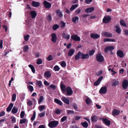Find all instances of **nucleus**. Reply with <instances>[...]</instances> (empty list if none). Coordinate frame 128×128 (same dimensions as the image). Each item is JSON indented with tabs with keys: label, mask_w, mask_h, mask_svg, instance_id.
Returning a JSON list of instances; mask_svg holds the SVG:
<instances>
[{
	"label": "nucleus",
	"mask_w": 128,
	"mask_h": 128,
	"mask_svg": "<svg viewBox=\"0 0 128 128\" xmlns=\"http://www.w3.org/2000/svg\"><path fill=\"white\" fill-rule=\"evenodd\" d=\"M60 88L63 91H66L65 86L64 84H61L60 86Z\"/></svg>",
	"instance_id": "48"
},
{
	"label": "nucleus",
	"mask_w": 128,
	"mask_h": 128,
	"mask_svg": "<svg viewBox=\"0 0 128 128\" xmlns=\"http://www.w3.org/2000/svg\"><path fill=\"white\" fill-rule=\"evenodd\" d=\"M103 122L108 126L110 125V121L106 118H104L102 119Z\"/></svg>",
	"instance_id": "20"
},
{
	"label": "nucleus",
	"mask_w": 128,
	"mask_h": 128,
	"mask_svg": "<svg viewBox=\"0 0 128 128\" xmlns=\"http://www.w3.org/2000/svg\"><path fill=\"white\" fill-rule=\"evenodd\" d=\"M91 119L92 122H96L98 120L97 117L96 115L92 116L91 117Z\"/></svg>",
	"instance_id": "21"
},
{
	"label": "nucleus",
	"mask_w": 128,
	"mask_h": 128,
	"mask_svg": "<svg viewBox=\"0 0 128 128\" xmlns=\"http://www.w3.org/2000/svg\"><path fill=\"white\" fill-rule=\"evenodd\" d=\"M111 18L110 16H107L104 17L103 19V22L105 23H108L111 20Z\"/></svg>",
	"instance_id": "4"
},
{
	"label": "nucleus",
	"mask_w": 128,
	"mask_h": 128,
	"mask_svg": "<svg viewBox=\"0 0 128 128\" xmlns=\"http://www.w3.org/2000/svg\"><path fill=\"white\" fill-rule=\"evenodd\" d=\"M102 34L105 37H112V36L111 34L106 32H103L102 33Z\"/></svg>",
	"instance_id": "14"
},
{
	"label": "nucleus",
	"mask_w": 128,
	"mask_h": 128,
	"mask_svg": "<svg viewBox=\"0 0 128 128\" xmlns=\"http://www.w3.org/2000/svg\"><path fill=\"white\" fill-rule=\"evenodd\" d=\"M27 88L31 92H32L34 90V89L33 87L30 85L28 86Z\"/></svg>",
	"instance_id": "38"
},
{
	"label": "nucleus",
	"mask_w": 128,
	"mask_h": 128,
	"mask_svg": "<svg viewBox=\"0 0 128 128\" xmlns=\"http://www.w3.org/2000/svg\"><path fill=\"white\" fill-rule=\"evenodd\" d=\"M90 36L93 39H97L100 37L99 35L95 33L91 34L90 35Z\"/></svg>",
	"instance_id": "16"
},
{
	"label": "nucleus",
	"mask_w": 128,
	"mask_h": 128,
	"mask_svg": "<svg viewBox=\"0 0 128 128\" xmlns=\"http://www.w3.org/2000/svg\"><path fill=\"white\" fill-rule=\"evenodd\" d=\"M62 36L64 38L68 40L70 38V35L67 34H66L65 33H63L62 34Z\"/></svg>",
	"instance_id": "28"
},
{
	"label": "nucleus",
	"mask_w": 128,
	"mask_h": 128,
	"mask_svg": "<svg viewBox=\"0 0 128 128\" xmlns=\"http://www.w3.org/2000/svg\"><path fill=\"white\" fill-rule=\"evenodd\" d=\"M38 109L40 112H42L45 109V106L43 105L40 106L38 107Z\"/></svg>",
	"instance_id": "32"
},
{
	"label": "nucleus",
	"mask_w": 128,
	"mask_h": 128,
	"mask_svg": "<svg viewBox=\"0 0 128 128\" xmlns=\"http://www.w3.org/2000/svg\"><path fill=\"white\" fill-rule=\"evenodd\" d=\"M51 74L50 72L49 71H47L44 72V76L45 78H50L51 76Z\"/></svg>",
	"instance_id": "15"
},
{
	"label": "nucleus",
	"mask_w": 128,
	"mask_h": 128,
	"mask_svg": "<svg viewBox=\"0 0 128 128\" xmlns=\"http://www.w3.org/2000/svg\"><path fill=\"white\" fill-rule=\"evenodd\" d=\"M46 59L48 61H50L53 60V56L52 55H50Z\"/></svg>",
	"instance_id": "43"
},
{
	"label": "nucleus",
	"mask_w": 128,
	"mask_h": 128,
	"mask_svg": "<svg viewBox=\"0 0 128 128\" xmlns=\"http://www.w3.org/2000/svg\"><path fill=\"white\" fill-rule=\"evenodd\" d=\"M26 119H20V124H22L25 123L26 122Z\"/></svg>",
	"instance_id": "46"
},
{
	"label": "nucleus",
	"mask_w": 128,
	"mask_h": 128,
	"mask_svg": "<svg viewBox=\"0 0 128 128\" xmlns=\"http://www.w3.org/2000/svg\"><path fill=\"white\" fill-rule=\"evenodd\" d=\"M120 24L122 26L126 28L127 27L126 23L123 20H120Z\"/></svg>",
	"instance_id": "27"
},
{
	"label": "nucleus",
	"mask_w": 128,
	"mask_h": 128,
	"mask_svg": "<svg viewBox=\"0 0 128 128\" xmlns=\"http://www.w3.org/2000/svg\"><path fill=\"white\" fill-rule=\"evenodd\" d=\"M67 118V117L66 116H63L61 119L60 121L62 122H63L65 121Z\"/></svg>",
	"instance_id": "50"
},
{
	"label": "nucleus",
	"mask_w": 128,
	"mask_h": 128,
	"mask_svg": "<svg viewBox=\"0 0 128 128\" xmlns=\"http://www.w3.org/2000/svg\"><path fill=\"white\" fill-rule=\"evenodd\" d=\"M68 98H66L65 97L62 96L61 98V100L65 103L68 104L70 103V100L68 99Z\"/></svg>",
	"instance_id": "7"
},
{
	"label": "nucleus",
	"mask_w": 128,
	"mask_h": 128,
	"mask_svg": "<svg viewBox=\"0 0 128 128\" xmlns=\"http://www.w3.org/2000/svg\"><path fill=\"white\" fill-rule=\"evenodd\" d=\"M27 104L28 105L31 106L32 104V102L31 100H28L27 102Z\"/></svg>",
	"instance_id": "58"
},
{
	"label": "nucleus",
	"mask_w": 128,
	"mask_h": 128,
	"mask_svg": "<svg viewBox=\"0 0 128 128\" xmlns=\"http://www.w3.org/2000/svg\"><path fill=\"white\" fill-rule=\"evenodd\" d=\"M52 36L51 40L54 43H55L57 40V36L56 34L54 33H52L51 35Z\"/></svg>",
	"instance_id": "5"
},
{
	"label": "nucleus",
	"mask_w": 128,
	"mask_h": 128,
	"mask_svg": "<svg viewBox=\"0 0 128 128\" xmlns=\"http://www.w3.org/2000/svg\"><path fill=\"white\" fill-rule=\"evenodd\" d=\"M16 95L15 94H14L12 96V101L13 102L14 101L16 100Z\"/></svg>",
	"instance_id": "53"
},
{
	"label": "nucleus",
	"mask_w": 128,
	"mask_h": 128,
	"mask_svg": "<svg viewBox=\"0 0 128 128\" xmlns=\"http://www.w3.org/2000/svg\"><path fill=\"white\" fill-rule=\"evenodd\" d=\"M30 36L29 35L24 36V40L26 41H27L29 40Z\"/></svg>",
	"instance_id": "40"
},
{
	"label": "nucleus",
	"mask_w": 128,
	"mask_h": 128,
	"mask_svg": "<svg viewBox=\"0 0 128 128\" xmlns=\"http://www.w3.org/2000/svg\"><path fill=\"white\" fill-rule=\"evenodd\" d=\"M66 94L68 96L71 95L73 93V91L71 88L70 87H68L66 88Z\"/></svg>",
	"instance_id": "6"
},
{
	"label": "nucleus",
	"mask_w": 128,
	"mask_h": 128,
	"mask_svg": "<svg viewBox=\"0 0 128 128\" xmlns=\"http://www.w3.org/2000/svg\"><path fill=\"white\" fill-rule=\"evenodd\" d=\"M120 111L116 109H114L112 112V114L113 116L118 115L119 114Z\"/></svg>",
	"instance_id": "17"
},
{
	"label": "nucleus",
	"mask_w": 128,
	"mask_h": 128,
	"mask_svg": "<svg viewBox=\"0 0 128 128\" xmlns=\"http://www.w3.org/2000/svg\"><path fill=\"white\" fill-rule=\"evenodd\" d=\"M78 6V4H76L74 5H72L70 8V10L71 11H72L74 10L75 8Z\"/></svg>",
	"instance_id": "35"
},
{
	"label": "nucleus",
	"mask_w": 128,
	"mask_h": 128,
	"mask_svg": "<svg viewBox=\"0 0 128 128\" xmlns=\"http://www.w3.org/2000/svg\"><path fill=\"white\" fill-rule=\"evenodd\" d=\"M49 87L53 90H55L56 88V86L53 84L50 85L49 86Z\"/></svg>",
	"instance_id": "49"
},
{
	"label": "nucleus",
	"mask_w": 128,
	"mask_h": 128,
	"mask_svg": "<svg viewBox=\"0 0 128 128\" xmlns=\"http://www.w3.org/2000/svg\"><path fill=\"white\" fill-rule=\"evenodd\" d=\"M58 124V121L55 120L52 121L50 122L48 124V126L51 128L55 127Z\"/></svg>",
	"instance_id": "1"
},
{
	"label": "nucleus",
	"mask_w": 128,
	"mask_h": 128,
	"mask_svg": "<svg viewBox=\"0 0 128 128\" xmlns=\"http://www.w3.org/2000/svg\"><path fill=\"white\" fill-rule=\"evenodd\" d=\"M102 76H101L100 77L98 80L94 83V85L95 86L98 85L100 84V82L102 79Z\"/></svg>",
	"instance_id": "12"
},
{
	"label": "nucleus",
	"mask_w": 128,
	"mask_h": 128,
	"mask_svg": "<svg viewBox=\"0 0 128 128\" xmlns=\"http://www.w3.org/2000/svg\"><path fill=\"white\" fill-rule=\"evenodd\" d=\"M28 67L30 68L31 70L32 71L33 73H34L35 72V70L34 67V66L31 64H29L28 66Z\"/></svg>",
	"instance_id": "33"
},
{
	"label": "nucleus",
	"mask_w": 128,
	"mask_h": 128,
	"mask_svg": "<svg viewBox=\"0 0 128 128\" xmlns=\"http://www.w3.org/2000/svg\"><path fill=\"white\" fill-rule=\"evenodd\" d=\"M54 102L60 106H61L63 104L62 102L57 98L54 99Z\"/></svg>",
	"instance_id": "25"
},
{
	"label": "nucleus",
	"mask_w": 128,
	"mask_h": 128,
	"mask_svg": "<svg viewBox=\"0 0 128 128\" xmlns=\"http://www.w3.org/2000/svg\"><path fill=\"white\" fill-rule=\"evenodd\" d=\"M107 88L106 86L102 87L99 90V92L100 94H105L107 92Z\"/></svg>",
	"instance_id": "9"
},
{
	"label": "nucleus",
	"mask_w": 128,
	"mask_h": 128,
	"mask_svg": "<svg viewBox=\"0 0 128 128\" xmlns=\"http://www.w3.org/2000/svg\"><path fill=\"white\" fill-rule=\"evenodd\" d=\"M60 65L62 67H65L66 66V63L64 61H62Z\"/></svg>",
	"instance_id": "51"
},
{
	"label": "nucleus",
	"mask_w": 128,
	"mask_h": 128,
	"mask_svg": "<svg viewBox=\"0 0 128 128\" xmlns=\"http://www.w3.org/2000/svg\"><path fill=\"white\" fill-rule=\"evenodd\" d=\"M37 84L38 85L40 88L42 87V82L40 80L38 81L37 82Z\"/></svg>",
	"instance_id": "42"
},
{
	"label": "nucleus",
	"mask_w": 128,
	"mask_h": 128,
	"mask_svg": "<svg viewBox=\"0 0 128 128\" xmlns=\"http://www.w3.org/2000/svg\"><path fill=\"white\" fill-rule=\"evenodd\" d=\"M40 5V4L38 2H36L33 1L32 2V6L34 7H37L38 6Z\"/></svg>",
	"instance_id": "22"
},
{
	"label": "nucleus",
	"mask_w": 128,
	"mask_h": 128,
	"mask_svg": "<svg viewBox=\"0 0 128 128\" xmlns=\"http://www.w3.org/2000/svg\"><path fill=\"white\" fill-rule=\"evenodd\" d=\"M67 112L68 114H73L74 113V111L73 110H68Z\"/></svg>",
	"instance_id": "57"
},
{
	"label": "nucleus",
	"mask_w": 128,
	"mask_h": 128,
	"mask_svg": "<svg viewBox=\"0 0 128 128\" xmlns=\"http://www.w3.org/2000/svg\"><path fill=\"white\" fill-rule=\"evenodd\" d=\"M44 4L45 7L46 8H49L51 6V4L46 1L44 2Z\"/></svg>",
	"instance_id": "13"
},
{
	"label": "nucleus",
	"mask_w": 128,
	"mask_h": 128,
	"mask_svg": "<svg viewBox=\"0 0 128 128\" xmlns=\"http://www.w3.org/2000/svg\"><path fill=\"white\" fill-rule=\"evenodd\" d=\"M81 10L80 9V8H78L75 11V13L77 14H79L81 12Z\"/></svg>",
	"instance_id": "61"
},
{
	"label": "nucleus",
	"mask_w": 128,
	"mask_h": 128,
	"mask_svg": "<svg viewBox=\"0 0 128 128\" xmlns=\"http://www.w3.org/2000/svg\"><path fill=\"white\" fill-rule=\"evenodd\" d=\"M12 122L13 123H15L16 122V119L15 117L13 116L11 117Z\"/></svg>",
	"instance_id": "60"
},
{
	"label": "nucleus",
	"mask_w": 128,
	"mask_h": 128,
	"mask_svg": "<svg viewBox=\"0 0 128 128\" xmlns=\"http://www.w3.org/2000/svg\"><path fill=\"white\" fill-rule=\"evenodd\" d=\"M75 52V50L73 49H71L70 50L68 53V55L70 56H72Z\"/></svg>",
	"instance_id": "26"
},
{
	"label": "nucleus",
	"mask_w": 128,
	"mask_h": 128,
	"mask_svg": "<svg viewBox=\"0 0 128 128\" xmlns=\"http://www.w3.org/2000/svg\"><path fill=\"white\" fill-rule=\"evenodd\" d=\"M116 54L120 58H123L124 56L123 52L120 50H118L116 52Z\"/></svg>",
	"instance_id": "11"
},
{
	"label": "nucleus",
	"mask_w": 128,
	"mask_h": 128,
	"mask_svg": "<svg viewBox=\"0 0 128 128\" xmlns=\"http://www.w3.org/2000/svg\"><path fill=\"white\" fill-rule=\"evenodd\" d=\"M42 59L40 58L37 60L36 64L38 65L41 64L42 63Z\"/></svg>",
	"instance_id": "47"
},
{
	"label": "nucleus",
	"mask_w": 128,
	"mask_h": 128,
	"mask_svg": "<svg viewBox=\"0 0 128 128\" xmlns=\"http://www.w3.org/2000/svg\"><path fill=\"white\" fill-rule=\"evenodd\" d=\"M115 28H116V33L118 34L120 33L121 31V28L118 24H116L115 26Z\"/></svg>",
	"instance_id": "8"
},
{
	"label": "nucleus",
	"mask_w": 128,
	"mask_h": 128,
	"mask_svg": "<svg viewBox=\"0 0 128 128\" xmlns=\"http://www.w3.org/2000/svg\"><path fill=\"white\" fill-rule=\"evenodd\" d=\"M45 114V112H44L38 114V116L40 118L44 116Z\"/></svg>",
	"instance_id": "52"
},
{
	"label": "nucleus",
	"mask_w": 128,
	"mask_h": 128,
	"mask_svg": "<svg viewBox=\"0 0 128 128\" xmlns=\"http://www.w3.org/2000/svg\"><path fill=\"white\" fill-rule=\"evenodd\" d=\"M62 110H61L58 109L56 110L55 112V114H60Z\"/></svg>",
	"instance_id": "45"
},
{
	"label": "nucleus",
	"mask_w": 128,
	"mask_h": 128,
	"mask_svg": "<svg viewBox=\"0 0 128 128\" xmlns=\"http://www.w3.org/2000/svg\"><path fill=\"white\" fill-rule=\"evenodd\" d=\"M96 58L97 60L99 62H102L104 60L103 56L100 53L98 54H96Z\"/></svg>",
	"instance_id": "2"
},
{
	"label": "nucleus",
	"mask_w": 128,
	"mask_h": 128,
	"mask_svg": "<svg viewBox=\"0 0 128 128\" xmlns=\"http://www.w3.org/2000/svg\"><path fill=\"white\" fill-rule=\"evenodd\" d=\"M14 104L12 103H10L8 107L6 108V111L8 112H10L13 107Z\"/></svg>",
	"instance_id": "24"
},
{
	"label": "nucleus",
	"mask_w": 128,
	"mask_h": 128,
	"mask_svg": "<svg viewBox=\"0 0 128 128\" xmlns=\"http://www.w3.org/2000/svg\"><path fill=\"white\" fill-rule=\"evenodd\" d=\"M78 19L79 18L78 16H74L72 18V21L73 22L76 23V21H78Z\"/></svg>",
	"instance_id": "31"
},
{
	"label": "nucleus",
	"mask_w": 128,
	"mask_h": 128,
	"mask_svg": "<svg viewBox=\"0 0 128 128\" xmlns=\"http://www.w3.org/2000/svg\"><path fill=\"white\" fill-rule=\"evenodd\" d=\"M44 98L43 96H41L40 98L38 100V103L40 104V103L42 102V100H44Z\"/></svg>",
	"instance_id": "44"
},
{
	"label": "nucleus",
	"mask_w": 128,
	"mask_h": 128,
	"mask_svg": "<svg viewBox=\"0 0 128 128\" xmlns=\"http://www.w3.org/2000/svg\"><path fill=\"white\" fill-rule=\"evenodd\" d=\"M36 117V113L35 112H34L33 115L31 118V120L32 121H33L34 120Z\"/></svg>",
	"instance_id": "56"
},
{
	"label": "nucleus",
	"mask_w": 128,
	"mask_h": 128,
	"mask_svg": "<svg viewBox=\"0 0 128 128\" xmlns=\"http://www.w3.org/2000/svg\"><path fill=\"white\" fill-rule=\"evenodd\" d=\"M11 112L13 114H15L16 113V107L14 106L11 111Z\"/></svg>",
	"instance_id": "55"
},
{
	"label": "nucleus",
	"mask_w": 128,
	"mask_h": 128,
	"mask_svg": "<svg viewBox=\"0 0 128 128\" xmlns=\"http://www.w3.org/2000/svg\"><path fill=\"white\" fill-rule=\"evenodd\" d=\"M71 38L74 41H79L80 40V37L76 34L72 36H71Z\"/></svg>",
	"instance_id": "3"
},
{
	"label": "nucleus",
	"mask_w": 128,
	"mask_h": 128,
	"mask_svg": "<svg viewBox=\"0 0 128 128\" xmlns=\"http://www.w3.org/2000/svg\"><path fill=\"white\" fill-rule=\"evenodd\" d=\"M122 86L124 89H126L128 86V81L125 80L123 82Z\"/></svg>",
	"instance_id": "10"
},
{
	"label": "nucleus",
	"mask_w": 128,
	"mask_h": 128,
	"mask_svg": "<svg viewBox=\"0 0 128 128\" xmlns=\"http://www.w3.org/2000/svg\"><path fill=\"white\" fill-rule=\"evenodd\" d=\"M89 58V56L88 54H84L81 52V58L82 59H85Z\"/></svg>",
	"instance_id": "30"
},
{
	"label": "nucleus",
	"mask_w": 128,
	"mask_h": 128,
	"mask_svg": "<svg viewBox=\"0 0 128 128\" xmlns=\"http://www.w3.org/2000/svg\"><path fill=\"white\" fill-rule=\"evenodd\" d=\"M94 7H91L88 8L85 10V12L87 13L92 12L94 10Z\"/></svg>",
	"instance_id": "18"
},
{
	"label": "nucleus",
	"mask_w": 128,
	"mask_h": 128,
	"mask_svg": "<svg viewBox=\"0 0 128 128\" xmlns=\"http://www.w3.org/2000/svg\"><path fill=\"white\" fill-rule=\"evenodd\" d=\"M24 111H22L20 114V117L21 118H23L24 116Z\"/></svg>",
	"instance_id": "59"
},
{
	"label": "nucleus",
	"mask_w": 128,
	"mask_h": 128,
	"mask_svg": "<svg viewBox=\"0 0 128 128\" xmlns=\"http://www.w3.org/2000/svg\"><path fill=\"white\" fill-rule=\"evenodd\" d=\"M81 58V52H79L77 54L75 57V58L76 60H78L80 58Z\"/></svg>",
	"instance_id": "29"
},
{
	"label": "nucleus",
	"mask_w": 128,
	"mask_h": 128,
	"mask_svg": "<svg viewBox=\"0 0 128 128\" xmlns=\"http://www.w3.org/2000/svg\"><path fill=\"white\" fill-rule=\"evenodd\" d=\"M29 50V47L28 45H26L23 48V51L24 52H27Z\"/></svg>",
	"instance_id": "34"
},
{
	"label": "nucleus",
	"mask_w": 128,
	"mask_h": 128,
	"mask_svg": "<svg viewBox=\"0 0 128 128\" xmlns=\"http://www.w3.org/2000/svg\"><path fill=\"white\" fill-rule=\"evenodd\" d=\"M56 14V15L60 17L61 18L63 16V14L62 12L60 11V10L58 9L57 10Z\"/></svg>",
	"instance_id": "19"
},
{
	"label": "nucleus",
	"mask_w": 128,
	"mask_h": 128,
	"mask_svg": "<svg viewBox=\"0 0 128 128\" xmlns=\"http://www.w3.org/2000/svg\"><path fill=\"white\" fill-rule=\"evenodd\" d=\"M123 32L125 35L128 36V30H123Z\"/></svg>",
	"instance_id": "64"
},
{
	"label": "nucleus",
	"mask_w": 128,
	"mask_h": 128,
	"mask_svg": "<svg viewBox=\"0 0 128 128\" xmlns=\"http://www.w3.org/2000/svg\"><path fill=\"white\" fill-rule=\"evenodd\" d=\"M119 82L117 80H113L112 86H116L118 84Z\"/></svg>",
	"instance_id": "39"
},
{
	"label": "nucleus",
	"mask_w": 128,
	"mask_h": 128,
	"mask_svg": "<svg viewBox=\"0 0 128 128\" xmlns=\"http://www.w3.org/2000/svg\"><path fill=\"white\" fill-rule=\"evenodd\" d=\"M47 19L50 21L52 19L51 16L50 14H49L47 16Z\"/></svg>",
	"instance_id": "63"
},
{
	"label": "nucleus",
	"mask_w": 128,
	"mask_h": 128,
	"mask_svg": "<svg viewBox=\"0 0 128 128\" xmlns=\"http://www.w3.org/2000/svg\"><path fill=\"white\" fill-rule=\"evenodd\" d=\"M30 14L32 18H35L37 15V14L35 11H31L30 12Z\"/></svg>",
	"instance_id": "23"
},
{
	"label": "nucleus",
	"mask_w": 128,
	"mask_h": 128,
	"mask_svg": "<svg viewBox=\"0 0 128 128\" xmlns=\"http://www.w3.org/2000/svg\"><path fill=\"white\" fill-rule=\"evenodd\" d=\"M81 124L83 127L85 128H87L88 126V124L86 121L81 123Z\"/></svg>",
	"instance_id": "37"
},
{
	"label": "nucleus",
	"mask_w": 128,
	"mask_h": 128,
	"mask_svg": "<svg viewBox=\"0 0 128 128\" xmlns=\"http://www.w3.org/2000/svg\"><path fill=\"white\" fill-rule=\"evenodd\" d=\"M54 70L55 71H58L60 70V68L57 65H56L54 66Z\"/></svg>",
	"instance_id": "41"
},
{
	"label": "nucleus",
	"mask_w": 128,
	"mask_h": 128,
	"mask_svg": "<svg viewBox=\"0 0 128 128\" xmlns=\"http://www.w3.org/2000/svg\"><path fill=\"white\" fill-rule=\"evenodd\" d=\"M59 28V26L58 24H55L53 26L54 30H56Z\"/></svg>",
	"instance_id": "54"
},
{
	"label": "nucleus",
	"mask_w": 128,
	"mask_h": 128,
	"mask_svg": "<svg viewBox=\"0 0 128 128\" xmlns=\"http://www.w3.org/2000/svg\"><path fill=\"white\" fill-rule=\"evenodd\" d=\"M86 102L87 104L88 105H90L92 103V100L89 98H88L86 99Z\"/></svg>",
	"instance_id": "36"
},
{
	"label": "nucleus",
	"mask_w": 128,
	"mask_h": 128,
	"mask_svg": "<svg viewBox=\"0 0 128 128\" xmlns=\"http://www.w3.org/2000/svg\"><path fill=\"white\" fill-rule=\"evenodd\" d=\"M95 52V51L94 50H90V52L89 54L90 56H91L93 55Z\"/></svg>",
	"instance_id": "62"
}]
</instances>
